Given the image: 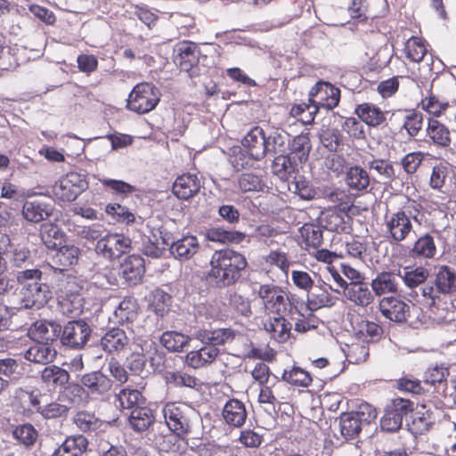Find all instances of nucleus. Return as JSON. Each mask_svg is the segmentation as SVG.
Wrapping results in <instances>:
<instances>
[{
    "instance_id": "3",
    "label": "nucleus",
    "mask_w": 456,
    "mask_h": 456,
    "mask_svg": "<svg viewBox=\"0 0 456 456\" xmlns=\"http://www.w3.org/2000/svg\"><path fill=\"white\" fill-rule=\"evenodd\" d=\"M241 144L246 153L240 148L235 149L233 152L236 155L231 159V163L236 169L245 168L250 166L249 160H260L266 155L265 131L258 126L252 127L245 134Z\"/></svg>"
},
{
    "instance_id": "44",
    "label": "nucleus",
    "mask_w": 456,
    "mask_h": 456,
    "mask_svg": "<svg viewBox=\"0 0 456 456\" xmlns=\"http://www.w3.org/2000/svg\"><path fill=\"white\" fill-rule=\"evenodd\" d=\"M40 237L46 248L55 249L64 241L63 232L53 224L41 225Z\"/></svg>"
},
{
    "instance_id": "59",
    "label": "nucleus",
    "mask_w": 456,
    "mask_h": 456,
    "mask_svg": "<svg viewBox=\"0 0 456 456\" xmlns=\"http://www.w3.org/2000/svg\"><path fill=\"white\" fill-rule=\"evenodd\" d=\"M13 436L25 446H30L37 439V431L31 424H23L15 428Z\"/></svg>"
},
{
    "instance_id": "36",
    "label": "nucleus",
    "mask_w": 456,
    "mask_h": 456,
    "mask_svg": "<svg viewBox=\"0 0 456 456\" xmlns=\"http://www.w3.org/2000/svg\"><path fill=\"white\" fill-rule=\"evenodd\" d=\"M427 135L434 144L441 148L451 145V132L444 124L435 118H429L427 127Z\"/></svg>"
},
{
    "instance_id": "64",
    "label": "nucleus",
    "mask_w": 456,
    "mask_h": 456,
    "mask_svg": "<svg viewBox=\"0 0 456 456\" xmlns=\"http://www.w3.org/2000/svg\"><path fill=\"white\" fill-rule=\"evenodd\" d=\"M293 284L299 289L309 292L314 287V280L310 273L301 270L291 272Z\"/></svg>"
},
{
    "instance_id": "10",
    "label": "nucleus",
    "mask_w": 456,
    "mask_h": 456,
    "mask_svg": "<svg viewBox=\"0 0 456 456\" xmlns=\"http://www.w3.org/2000/svg\"><path fill=\"white\" fill-rule=\"evenodd\" d=\"M86 182L79 174L70 172L55 183L53 192L62 201H72L86 188Z\"/></svg>"
},
{
    "instance_id": "61",
    "label": "nucleus",
    "mask_w": 456,
    "mask_h": 456,
    "mask_svg": "<svg viewBox=\"0 0 456 456\" xmlns=\"http://www.w3.org/2000/svg\"><path fill=\"white\" fill-rule=\"evenodd\" d=\"M239 187L244 192L247 191H258L264 187L262 179L252 173L242 174L238 181Z\"/></svg>"
},
{
    "instance_id": "32",
    "label": "nucleus",
    "mask_w": 456,
    "mask_h": 456,
    "mask_svg": "<svg viewBox=\"0 0 456 456\" xmlns=\"http://www.w3.org/2000/svg\"><path fill=\"white\" fill-rule=\"evenodd\" d=\"M329 289L336 292L338 289H332L330 285L316 286L307 295V306L311 311H314L325 306H331L334 304V298L329 292Z\"/></svg>"
},
{
    "instance_id": "19",
    "label": "nucleus",
    "mask_w": 456,
    "mask_h": 456,
    "mask_svg": "<svg viewBox=\"0 0 456 456\" xmlns=\"http://www.w3.org/2000/svg\"><path fill=\"white\" fill-rule=\"evenodd\" d=\"M61 332V326L59 323L40 320L31 325L28 336L35 341L52 344L60 337Z\"/></svg>"
},
{
    "instance_id": "12",
    "label": "nucleus",
    "mask_w": 456,
    "mask_h": 456,
    "mask_svg": "<svg viewBox=\"0 0 456 456\" xmlns=\"http://www.w3.org/2000/svg\"><path fill=\"white\" fill-rule=\"evenodd\" d=\"M20 308H41L51 298L49 286L42 281H33L22 286Z\"/></svg>"
},
{
    "instance_id": "21",
    "label": "nucleus",
    "mask_w": 456,
    "mask_h": 456,
    "mask_svg": "<svg viewBox=\"0 0 456 456\" xmlns=\"http://www.w3.org/2000/svg\"><path fill=\"white\" fill-rule=\"evenodd\" d=\"M201 187L200 179L195 174H183L173 184L174 194L182 200H189L196 195Z\"/></svg>"
},
{
    "instance_id": "20",
    "label": "nucleus",
    "mask_w": 456,
    "mask_h": 456,
    "mask_svg": "<svg viewBox=\"0 0 456 456\" xmlns=\"http://www.w3.org/2000/svg\"><path fill=\"white\" fill-rule=\"evenodd\" d=\"M175 52V62L181 70L190 72L197 65L200 51L194 43L182 42L176 45Z\"/></svg>"
},
{
    "instance_id": "16",
    "label": "nucleus",
    "mask_w": 456,
    "mask_h": 456,
    "mask_svg": "<svg viewBox=\"0 0 456 456\" xmlns=\"http://www.w3.org/2000/svg\"><path fill=\"white\" fill-rule=\"evenodd\" d=\"M379 307L383 316L395 322H403L410 316V305L394 297H383Z\"/></svg>"
},
{
    "instance_id": "9",
    "label": "nucleus",
    "mask_w": 456,
    "mask_h": 456,
    "mask_svg": "<svg viewBox=\"0 0 456 456\" xmlns=\"http://www.w3.org/2000/svg\"><path fill=\"white\" fill-rule=\"evenodd\" d=\"M258 296L262 299L265 310L276 314H284L290 305L287 293L275 285H261Z\"/></svg>"
},
{
    "instance_id": "25",
    "label": "nucleus",
    "mask_w": 456,
    "mask_h": 456,
    "mask_svg": "<svg viewBox=\"0 0 456 456\" xmlns=\"http://www.w3.org/2000/svg\"><path fill=\"white\" fill-rule=\"evenodd\" d=\"M220 354V350L213 346L205 345L199 350H193L186 354V363L193 368L199 369L211 364Z\"/></svg>"
},
{
    "instance_id": "42",
    "label": "nucleus",
    "mask_w": 456,
    "mask_h": 456,
    "mask_svg": "<svg viewBox=\"0 0 456 456\" xmlns=\"http://www.w3.org/2000/svg\"><path fill=\"white\" fill-rule=\"evenodd\" d=\"M398 273L400 281H402L411 289L424 283L429 275L428 271L422 266L405 267L402 271L399 270Z\"/></svg>"
},
{
    "instance_id": "54",
    "label": "nucleus",
    "mask_w": 456,
    "mask_h": 456,
    "mask_svg": "<svg viewBox=\"0 0 456 456\" xmlns=\"http://www.w3.org/2000/svg\"><path fill=\"white\" fill-rule=\"evenodd\" d=\"M404 52L406 57L413 62H419L427 54V47L424 41L417 37H411L405 43Z\"/></svg>"
},
{
    "instance_id": "51",
    "label": "nucleus",
    "mask_w": 456,
    "mask_h": 456,
    "mask_svg": "<svg viewBox=\"0 0 456 456\" xmlns=\"http://www.w3.org/2000/svg\"><path fill=\"white\" fill-rule=\"evenodd\" d=\"M366 167L376 172L380 180L386 182L393 181L395 178V171L391 161L382 159H374L367 162Z\"/></svg>"
},
{
    "instance_id": "39",
    "label": "nucleus",
    "mask_w": 456,
    "mask_h": 456,
    "mask_svg": "<svg viewBox=\"0 0 456 456\" xmlns=\"http://www.w3.org/2000/svg\"><path fill=\"white\" fill-rule=\"evenodd\" d=\"M345 181L351 190L362 191L369 187L370 177L369 173L362 167L353 166L347 168Z\"/></svg>"
},
{
    "instance_id": "52",
    "label": "nucleus",
    "mask_w": 456,
    "mask_h": 456,
    "mask_svg": "<svg viewBox=\"0 0 456 456\" xmlns=\"http://www.w3.org/2000/svg\"><path fill=\"white\" fill-rule=\"evenodd\" d=\"M58 303L60 312L67 316L73 317L82 313L83 297H69L66 295H58Z\"/></svg>"
},
{
    "instance_id": "13",
    "label": "nucleus",
    "mask_w": 456,
    "mask_h": 456,
    "mask_svg": "<svg viewBox=\"0 0 456 456\" xmlns=\"http://www.w3.org/2000/svg\"><path fill=\"white\" fill-rule=\"evenodd\" d=\"M340 90L328 82H318L310 91L309 102L320 108L332 110L338 105Z\"/></svg>"
},
{
    "instance_id": "53",
    "label": "nucleus",
    "mask_w": 456,
    "mask_h": 456,
    "mask_svg": "<svg viewBox=\"0 0 456 456\" xmlns=\"http://www.w3.org/2000/svg\"><path fill=\"white\" fill-rule=\"evenodd\" d=\"M282 379L290 385L302 387H307L312 383V377L309 372L297 366L290 370H285L282 373Z\"/></svg>"
},
{
    "instance_id": "1",
    "label": "nucleus",
    "mask_w": 456,
    "mask_h": 456,
    "mask_svg": "<svg viewBox=\"0 0 456 456\" xmlns=\"http://www.w3.org/2000/svg\"><path fill=\"white\" fill-rule=\"evenodd\" d=\"M422 216L421 205L415 201L387 213L383 224L385 237L391 244L408 240L415 233L414 223L420 224Z\"/></svg>"
},
{
    "instance_id": "43",
    "label": "nucleus",
    "mask_w": 456,
    "mask_h": 456,
    "mask_svg": "<svg viewBox=\"0 0 456 456\" xmlns=\"http://www.w3.org/2000/svg\"><path fill=\"white\" fill-rule=\"evenodd\" d=\"M114 314L118 322L132 323L138 315L136 300L133 297H125L115 309Z\"/></svg>"
},
{
    "instance_id": "50",
    "label": "nucleus",
    "mask_w": 456,
    "mask_h": 456,
    "mask_svg": "<svg viewBox=\"0 0 456 456\" xmlns=\"http://www.w3.org/2000/svg\"><path fill=\"white\" fill-rule=\"evenodd\" d=\"M340 432L345 439H354L361 432L362 424L352 412H346L340 416Z\"/></svg>"
},
{
    "instance_id": "8",
    "label": "nucleus",
    "mask_w": 456,
    "mask_h": 456,
    "mask_svg": "<svg viewBox=\"0 0 456 456\" xmlns=\"http://www.w3.org/2000/svg\"><path fill=\"white\" fill-rule=\"evenodd\" d=\"M131 248V240L120 233H108L101 238L95 250L106 258L115 259L126 254Z\"/></svg>"
},
{
    "instance_id": "26",
    "label": "nucleus",
    "mask_w": 456,
    "mask_h": 456,
    "mask_svg": "<svg viewBox=\"0 0 456 456\" xmlns=\"http://www.w3.org/2000/svg\"><path fill=\"white\" fill-rule=\"evenodd\" d=\"M400 274L398 272H382L371 281V289L377 296L395 293L399 289Z\"/></svg>"
},
{
    "instance_id": "35",
    "label": "nucleus",
    "mask_w": 456,
    "mask_h": 456,
    "mask_svg": "<svg viewBox=\"0 0 456 456\" xmlns=\"http://www.w3.org/2000/svg\"><path fill=\"white\" fill-rule=\"evenodd\" d=\"M53 255V262L59 269H66L77 264L80 249L73 244H61Z\"/></svg>"
},
{
    "instance_id": "7",
    "label": "nucleus",
    "mask_w": 456,
    "mask_h": 456,
    "mask_svg": "<svg viewBox=\"0 0 456 456\" xmlns=\"http://www.w3.org/2000/svg\"><path fill=\"white\" fill-rule=\"evenodd\" d=\"M92 328L85 320L68 322L60 335L61 344L69 348L83 349L91 338Z\"/></svg>"
},
{
    "instance_id": "5",
    "label": "nucleus",
    "mask_w": 456,
    "mask_h": 456,
    "mask_svg": "<svg viewBox=\"0 0 456 456\" xmlns=\"http://www.w3.org/2000/svg\"><path fill=\"white\" fill-rule=\"evenodd\" d=\"M159 102V92L151 83H139L131 91L127 108L136 113L145 114L155 109Z\"/></svg>"
},
{
    "instance_id": "23",
    "label": "nucleus",
    "mask_w": 456,
    "mask_h": 456,
    "mask_svg": "<svg viewBox=\"0 0 456 456\" xmlns=\"http://www.w3.org/2000/svg\"><path fill=\"white\" fill-rule=\"evenodd\" d=\"M222 416L227 425L240 428L245 423L248 413L246 406L241 401L231 399L224 404Z\"/></svg>"
},
{
    "instance_id": "38",
    "label": "nucleus",
    "mask_w": 456,
    "mask_h": 456,
    "mask_svg": "<svg viewBox=\"0 0 456 456\" xmlns=\"http://www.w3.org/2000/svg\"><path fill=\"white\" fill-rule=\"evenodd\" d=\"M354 113L362 122L370 126H378L386 120L384 112L379 107L370 102L357 105Z\"/></svg>"
},
{
    "instance_id": "11",
    "label": "nucleus",
    "mask_w": 456,
    "mask_h": 456,
    "mask_svg": "<svg viewBox=\"0 0 456 456\" xmlns=\"http://www.w3.org/2000/svg\"><path fill=\"white\" fill-rule=\"evenodd\" d=\"M411 411L412 403L409 400L395 399L380 420L381 428L388 432L398 430L402 427L403 418Z\"/></svg>"
},
{
    "instance_id": "41",
    "label": "nucleus",
    "mask_w": 456,
    "mask_h": 456,
    "mask_svg": "<svg viewBox=\"0 0 456 456\" xmlns=\"http://www.w3.org/2000/svg\"><path fill=\"white\" fill-rule=\"evenodd\" d=\"M206 237L209 241L218 243H239L243 240L245 234L232 230H226L223 227H211L207 231Z\"/></svg>"
},
{
    "instance_id": "18",
    "label": "nucleus",
    "mask_w": 456,
    "mask_h": 456,
    "mask_svg": "<svg viewBox=\"0 0 456 456\" xmlns=\"http://www.w3.org/2000/svg\"><path fill=\"white\" fill-rule=\"evenodd\" d=\"M264 328L270 338L277 343H286L292 337V323L282 314L267 319Z\"/></svg>"
},
{
    "instance_id": "22",
    "label": "nucleus",
    "mask_w": 456,
    "mask_h": 456,
    "mask_svg": "<svg viewBox=\"0 0 456 456\" xmlns=\"http://www.w3.org/2000/svg\"><path fill=\"white\" fill-rule=\"evenodd\" d=\"M123 278L129 283H139L145 273L144 260L137 255L128 256L120 266Z\"/></svg>"
},
{
    "instance_id": "33",
    "label": "nucleus",
    "mask_w": 456,
    "mask_h": 456,
    "mask_svg": "<svg viewBox=\"0 0 456 456\" xmlns=\"http://www.w3.org/2000/svg\"><path fill=\"white\" fill-rule=\"evenodd\" d=\"M434 238L429 233L420 235L409 250L411 256L419 259H430L436 254Z\"/></svg>"
},
{
    "instance_id": "60",
    "label": "nucleus",
    "mask_w": 456,
    "mask_h": 456,
    "mask_svg": "<svg viewBox=\"0 0 456 456\" xmlns=\"http://www.w3.org/2000/svg\"><path fill=\"white\" fill-rule=\"evenodd\" d=\"M84 289L83 281L72 276H68L62 281L59 295H66L69 297H82L81 291Z\"/></svg>"
},
{
    "instance_id": "34",
    "label": "nucleus",
    "mask_w": 456,
    "mask_h": 456,
    "mask_svg": "<svg viewBox=\"0 0 456 456\" xmlns=\"http://www.w3.org/2000/svg\"><path fill=\"white\" fill-rule=\"evenodd\" d=\"M199 249V241L195 236H184L172 242L170 252L180 260H187L192 257Z\"/></svg>"
},
{
    "instance_id": "58",
    "label": "nucleus",
    "mask_w": 456,
    "mask_h": 456,
    "mask_svg": "<svg viewBox=\"0 0 456 456\" xmlns=\"http://www.w3.org/2000/svg\"><path fill=\"white\" fill-rule=\"evenodd\" d=\"M300 235L306 246L317 248L322 241V232L321 229L312 224H305L299 229Z\"/></svg>"
},
{
    "instance_id": "14",
    "label": "nucleus",
    "mask_w": 456,
    "mask_h": 456,
    "mask_svg": "<svg viewBox=\"0 0 456 456\" xmlns=\"http://www.w3.org/2000/svg\"><path fill=\"white\" fill-rule=\"evenodd\" d=\"M130 330L134 335V343L141 348V352L135 351L127 357L126 367L132 375L142 376L146 365L143 352L146 350L148 344L147 336L144 334L143 329L139 326L134 327L133 325Z\"/></svg>"
},
{
    "instance_id": "17",
    "label": "nucleus",
    "mask_w": 456,
    "mask_h": 456,
    "mask_svg": "<svg viewBox=\"0 0 456 456\" xmlns=\"http://www.w3.org/2000/svg\"><path fill=\"white\" fill-rule=\"evenodd\" d=\"M53 207L49 200L35 199L26 200L22 206V216L29 223H39L52 216Z\"/></svg>"
},
{
    "instance_id": "29",
    "label": "nucleus",
    "mask_w": 456,
    "mask_h": 456,
    "mask_svg": "<svg viewBox=\"0 0 456 456\" xmlns=\"http://www.w3.org/2000/svg\"><path fill=\"white\" fill-rule=\"evenodd\" d=\"M57 351L51 343L37 342L28 348L24 357L32 362L47 364L54 360Z\"/></svg>"
},
{
    "instance_id": "49",
    "label": "nucleus",
    "mask_w": 456,
    "mask_h": 456,
    "mask_svg": "<svg viewBox=\"0 0 456 456\" xmlns=\"http://www.w3.org/2000/svg\"><path fill=\"white\" fill-rule=\"evenodd\" d=\"M299 165L301 164L297 162V160H295L294 158H290L289 154L287 156L281 154L275 157L273 167L274 173L281 179H288L297 170Z\"/></svg>"
},
{
    "instance_id": "45",
    "label": "nucleus",
    "mask_w": 456,
    "mask_h": 456,
    "mask_svg": "<svg viewBox=\"0 0 456 456\" xmlns=\"http://www.w3.org/2000/svg\"><path fill=\"white\" fill-rule=\"evenodd\" d=\"M116 403L122 409L131 410L145 404V398L138 389L124 388L116 395Z\"/></svg>"
},
{
    "instance_id": "28",
    "label": "nucleus",
    "mask_w": 456,
    "mask_h": 456,
    "mask_svg": "<svg viewBox=\"0 0 456 456\" xmlns=\"http://www.w3.org/2000/svg\"><path fill=\"white\" fill-rule=\"evenodd\" d=\"M395 119L402 122L409 136L414 137L421 130L423 117L419 111L415 110H398L393 113Z\"/></svg>"
},
{
    "instance_id": "2",
    "label": "nucleus",
    "mask_w": 456,
    "mask_h": 456,
    "mask_svg": "<svg viewBox=\"0 0 456 456\" xmlns=\"http://www.w3.org/2000/svg\"><path fill=\"white\" fill-rule=\"evenodd\" d=\"M247 266L245 256L234 250L226 248L216 250L210 259L209 276L224 285L234 283Z\"/></svg>"
},
{
    "instance_id": "55",
    "label": "nucleus",
    "mask_w": 456,
    "mask_h": 456,
    "mask_svg": "<svg viewBox=\"0 0 456 456\" xmlns=\"http://www.w3.org/2000/svg\"><path fill=\"white\" fill-rule=\"evenodd\" d=\"M167 383L175 387L195 388L200 385L194 376L183 371H169L166 374Z\"/></svg>"
},
{
    "instance_id": "62",
    "label": "nucleus",
    "mask_w": 456,
    "mask_h": 456,
    "mask_svg": "<svg viewBox=\"0 0 456 456\" xmlns=\"http://www.w3.org/2000/svg\"><path fill=\"white\" fill-rule=\"evenodd\" d=\"M425 155L426 154L422 151H414L406 154L401 160V165L404 172L408 175L415 174L424 160Z\"/></svg>"
},
{
    "instance_id": "46",
    "label": "nucleus",
    "mask_w": 456,
    "mask_h": 456,
    "mask_svg": "<svg viewBox=\"0 0 456 456\" xmlns=\"http://www.w3.org/2000/svg\"><path fill=\"white\" fill-rule=\"evenodd\" d=\"M191 338L178 331H165L160 337L161 345L170 352H182Z\"/></svg>"
},
{
    "instance_id": "47",
    "label": "nucleus",
    "mask_w": 456,
    "mask_h": 456,
    "mask_svg": "<svg viewBox=\"0 0 456 456\" xmlns=\"http://www.w3.org/2000/svg\"><path fill=\"white\" fill-rule=\"evenodd\" d=\"M265 148L267 153H281L284 151L289 134L282 129L272 130L268 134L265 133Z\"/></svg>"
},
{
    "instance_id": "57",
    "label": "nucleus",
    "mask_w": 456,
    "mask_h": 456,
    "mask_svg": "<svg viewBox=\"0 0 456 456\" xmlns=\"http://www.w3.org/2000/svg\"><path fill=\"white\" fill-rule=\"evenodd\" d=\"M383 333V329L377 323L369 321H362L359 324L357 334L363 341H378Z\"/></svg>"
},
{
    "instance_id": "63",
    "label": "nucleus",
    "mask_w": 456,
    "mask_h": 456,
    "mask_svg": "<svg viewBox=\"0 0 456 456\" xmlns=\"http://www.w3.org/2000/svg\"><path fill=\"white\" fill-rule=\"evenodd\" d=\"M106 213L113 216L118 222L131 224L134 221V215L127 208L119 204L107 205Z\"/></svg>"
},
{
    "instance_id": "4",
    "label": "nucleus",
    "mask_w": 456,
    "mask_h": 456,
    "mask_svg": "<svg viewBox=\"0 0 456 456\" xmlns=\"http://www.w3.org/2000/svg\"><path fill=\"white\" fill-rule=\"evenodd\" d=\"M421 292L430 306L436 307L441 295L452 296L456 293V272L447 265L439 266L435 273L433 286L423 287Z\"/></svg>"
},
{
    "instance_id": "31",
    "label": "nucleus",
    "mask_w": 456,
    "mask_h": 456,
    "mask_svg": "<svg viewBox=\"0 0 456 456\" xmlns=\"http://www.w3.org/2000/svg\"><path fill=\"white\" fill-rule=\"evenodd\" d=\"M155 421L153 411L145 404L134 408L129 415L128 423L131 428L138 433L146 431Z\"/></svg>"
},
{
    "instance_id": "37",
    "label": "nucleus",
    "mask_w": 456,
    "mask_h": 456,
    "mask_svg": "<svg viewBox=\"0 0 456 456\" xmlns=\"http://www.w3.org/2000/svg\"><path fill=\"white\" fill-rule=\"evenodd\" d=\"M87 439L82 436L68 437L53 456H81L87 449Z\"/></svg>"
},
{
    "instance_id": "56",
    "label": "nucleus",
    "mask_w": 456,
    "mask_h": 456,
    "mask_svg": "<svg viewBox=\"0 0 456 456\" xmlns=\"http://www.w3.org/2000/svg\"><path fill=\"white\" fill-rule=\"evenodd\" d=\"M76 426L83 432L94 431L98 429L102 421L89 411H78L73 418Z\"/></svg>"
},
{
    "instance_id": "40",
    "label": "nucleus",
    "mask_w": 456,
    "mask_h": 456,
    "mask_svg": "<svg viewBox=\"0 0 456 456\" xmlns=\"http://www.w3.org/2000/svg\"><path fill=\"white\" fill-rule=\"evenodd\" d=\"M69 375L64 369L51 365L45 367L41 372L43 383L49 388L55 389L58 387H63L68 383Z\"/></svg>"
},
{
    "instance_id": "6",
    "label": "nucleus",
    "mask_w": 456,
    "mask_h": 456,
    "mask_svg": "<svg viewBox=\"0 0 456 456\" xmlns=\"http://www.w3.org/2000/svg\"><path fill=\"white\" fill-rule=\"evenodd\" d=\"M162 413L168 428L182 436L191 428L190 414L192 410L185 403H167L162 409Z\"/></svg>"
},
{
    "instance_id": "24",
    "label": "nucleus",
    "mask_w": 456,
    "mask_h": 456,
    "mask_svg": "<svg viewBox=\"0 0 456 456\" xmlns=\"http://www.w3.org/2000/svg\"><path fill=\"white\" fill-rule=\"evenodd\" d=\"M81 384L92 395H102L110 390L111 380L101 371H93L81 378Z\"/></svg>"
},
{
    "instance_id": "15",
    "label": "nucleus",
    "mask_w": 456,
    "mask_h": 456,
    "mask_svg": "<svg viewBox=\"0 0 456 456\" xmlns=\"http://www.w3.org/2000/svg\"><path fill=\"white\" fill-rule=\"evenodd\" d=\"M236 335V330L231 328H220L215 330L199 328L195 329L192 333V337L202 344L210 345L216 347L218 346L231 344L235 339Z\"/></svg>"
},
{
    "instance_id": "27",
    "label": "nucleus",
    "mask_w": 456,
    "mask_h": 456,
    "mask_svg": "<svg viewBox=\"0 0 456 456\" xmlns=\"http://www.w3.org/2000/svg\"><path fill=\"white\" fill-rule=\"evenodd\" d=\"M346 298L357 305L367 306L373 301V296L365 282H349L343 288Z\"/></svg>"
},
{
    "instance_id": "30",
    "label": "nucleus",
    "mask_w": 456,
    "mask_h": 456,
    "mask_svg": "<svg viewBox=\"0 0 456 456\" xmlns=\"http://www.w3.org/2000/svg\"><path fill=\"white\" fill-rule=\"evenodd\" d=\"M130 338L125 330L113 328L108 330L101 339V346L109 353L120 352L129 345Z\"/></svg>"
},
{
    "instance_id": "48",
    "label": "nucleus",
    "mask_w": 456,
    "mask_h": 456,
    "mask_svg": "<svg viewBox=\"0 0 456 456\" xmlns=\"http://www.w3.org/2000/svg\"><path fill=\"white\" fill-rule=\"evenodd\" d=\"M311 151V142L307 134L296 136L290 143V158H294L300 164L305 162Z\"/></svg>"
}]
</instances>
